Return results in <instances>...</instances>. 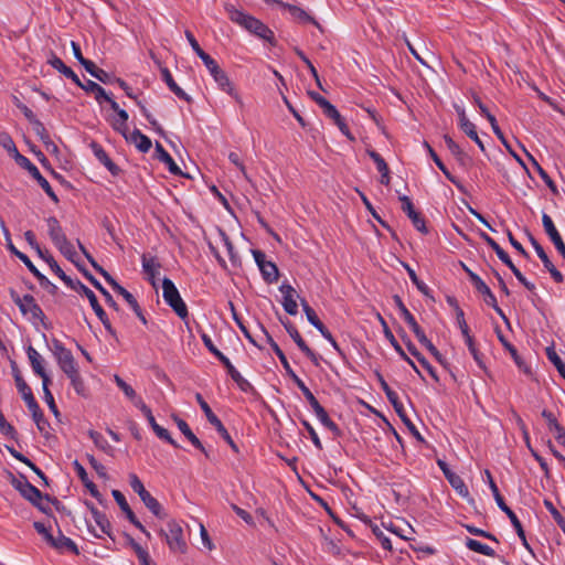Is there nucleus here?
<instances>
[{
	"label": "nucleus",
	"instance_id": "1",
	"mask_svg": "<svg viewBox=\"0 0 565 565\" xmlns=\"http://www.w3.org/2000/svg\"><path fill=\"white\" fill-rule=\"evenodd\" d=\"M376 379L382 387V390L384 391L387 399L390 401V403L392 404V406L394 407L395 412L397 413V415L401 417L402 422L407 426V428L409 429V431L413 434V436L418 440V441H424V438L423 436L420 435V433L417 430L416 426L413 424V422L407 417L406 413H405V409H404V406L402 404V402L399 401L398 398V395L396 394L395 391H393L390 385L387 384V382L384 380L383 375L380 373V372H376Z\"/></svg>",
	"mask_w": 565,
	"mask_h": 565
},
{
	"label": "nucleus",
	"instance_id": "2",
	"mask_svg": "<svg viewBox=\"0 0 565 565\" xmlns=\"http://www.w3.org/2000/svg\"><path fill=\"white\" fill-rule=\"evenodd\" d=\"M202 341L207 350L215 355L218 361L225 366L231 379L237 384V386L243 391L247 392L252 388L250 383L245 380L241 373L234 367L231 361L213 344L211 338L207 334H202Z\"/></svg>",
	"mask_w": 565,
	"mask_h": 565
},
{
	"label": "nucleus",
	"instance_id": "3",
	"mask_svg": "<svg viewBox=\"0 0 565 565\" xmlns=\"http://www.w3.org/2000/svg\"><path fill=\"white\" fill-rule=\"evenodd\" d=\"M11 486L18 490L21 495L30 501L34 507H36L42 512H46V508L42 504V500L44 495L42 492L31 484L24 476H20L19 478L11 475L10 478ZM45 499H49V495H45Z\"/></svg>",
	"mask_w": 565,
	"mask_h": 565
},
{
	"label": "nucleus",
	"instance_id": "4",
	"mask_svg": "<svg viewBox=\"0 0 565 565\" xmlns=\"http://www.w3.org/2000/svg\"><path fill=\"white\" fill-rule=\"evenodd\" d=\"M159 534L164 536L171 552L181 554L186 552L188 544L183 536V529L177 521H169L167 530L161 529Z\"/></svg>",
	"mask_w": 565,
	"mask_h": 565
},
{
	"label": "nucleus",
	"instance_id": "5",
	"mask_svg": "<svg viewBox=\"0 0 565 565\" xmlns=\"http://www.w3.org/2000/svg\"><path fill=\"white\" fill-rule=\"evenodd\" d=\"M9 292L12 301L19 307L22 315H30V319L33 322L41 321L44 324V312L36 303L33 296L24 295L23 297H20L19 294L12 288Z\"/></svg>",
	"mask_w": 565,
	"mask_h": 565
},
{
	"label": "nucleus",
	"instance_id": "6",
	"mask_svg": "<svg viewBox=\"0 0 565 565\" xmlns=\"http://www.w3.org/2000/svg\"><path fill=\"white\" fill-rule=\"evenodd\" d=\"M162 290L164 301L181 319H185L188 317V307L171 279L167 277L163 278Z\"/></svg>",
	"mask_w": 565,
	"mask_h": 565
},
{
	"label": "nucleus",
	"instance_id": "7",
	"mask_svg": "<svg viewBox=\"0 0 565 565\" xmlns=\"http://www.w3.org/2000/svg\"><path fill=\"white\" fill-rule=\"evenodd\" d=\"M462 268L466 271V274L468 275V277H469L471 284L473 285V287L476 288V290L483 296L484 302L488 306L492 307L495 310V312L504 321L508 322L507 316L504 315L502 309L498 306L497 298L493 295V292L491 291V289L488 287V285L476 273H473L470 268H468L465 264H462Z\"/></svg>",
	"mask_w": 565,
	"mask_h": 565
},
{
	"label": "nucleus",
	"instance_id": "8",
	"mask_svg": "<svg viewBox=\"0 0 565 565\" xmlns=\"http://www.w3.org/2000/svg\"><path fill=\"white\" fill-rule=\"evenodd\" d=\"M484 475L487 477V482L491 489V492L494 497V500L498 504V507L507 514V516L510 519L513 527L516 531V534L519 537H523V526L518 519L516 514L505 504L503 497L501 495L499 488L497 483L494 482L491 472L486 469Z\"/></svg>",
	"mask_w": 565,
	"mask_h": 565
},
{
	"label": "nucleus",
	"instance_id": "9",
	"mask_svg": "<svg viewBox=\"0 0 565 565\" xmlns=\"http://www.w3.org/2000/svg\"><path fill=\"white\" fill-rule=\"evenodd\" d=\"M195 399L199 403L201 409L206 416V419L209 423L215 427L217 433L222 436V438L230 445V447L235 451L238 452V447L235 444V441L232 439L231 435L228 434L225 426L222 424V422L218 419V417L212 412L209 404L204 401L202 395L200 393H196Z\"/></svg>",
	"mask_w": 565,
	"mask_h": 565
},
{
	"label": "nucleus",
	"instance_id": "10",
	"mask_svg": "<svg viewBox=\"0 0 565 565\" xmlns=\"http://www.w3.org/2000/svg\"><path fill=\"white\" fill-rule=\"evenodd\" d=\"M17 164L25 169L55 203L58 202V198L53 191L49 181L40 173L39 169L25 156L18 158Z\"/></svg>",
	"mask_w": 565,
	"mask_h": 565
},
{
	"label": "nucleus",
	"instance_id": "11",
	"mask_svg": "<svg viewBox=\"0 0 565 565\" xmlns=\"http://www.w3.org/2000/svg\"><path fill=\"white\" fill-rule=\"evenodd\" d=\"M393 300L401 311L402 317L404 318L405 322L409 326L412 331L415 333L417 340L424 344L428 342V338L426 337L424 330L420 328V326L416 322L414 316L409 312V310L404 305L402 298L398 295H395L393 297Z\"/></svg>",
	"mask_w": 565,
	"mask_h": 565
},
{
	"label": "nucleus",
	"instance_id": "12",
	"mask_svg": "<svg viewBox=\"0 0 565 565\" xmlns=\"http://www.w3.org/2000/svg\"><path fill=\"white\" fill-rule=\"evenodd\" d=\"M282 324H284L286 331L288 332V334L292 338V340L297 344V347L310 359V361L316 366H318L320 356L308 347V344L305 342V340L300 335L297 328L289 320H287L286 322L282 321Z\"/></svg>",
	"mask_w": 565,
	"mask_h": 565
},
{
	"label": "nucleus",
	"instance_id": "13",
	"mask_svg": "<svg viewBox=\"0 0 565 565\" xmlns=\"http://www.w3.org/2000/svg\"><path fill=\"white\" fill-rule=\"evenodd\" d=\"M399 201L402 202L403 212L407 214L415 228L423 234H427L428 230L426 227L425 220L423 215L415 210L411 199L407 195H401Z\"/></svg>",
	"mask_w": 565,
	"mask_h": 565
},
{
	"label": "nucleus",
	"instance_id": "14",
	"mask_svg": "<svg viewBox=\"0 0 565 565\" xmlns=\"http://www.w3.org/2000/svg\"><path fill=\"white\" fill-rule=\"evenodd\" d=\"M79 287L83 289V295L86 296V298L88 299V301L92 306V309L94 310V312L96 313V316L98 317V319L100 320V322L103 323V326L105 327L107 332L109 334H111L113 337H115L116 332L113 329L111 323H110L106 312L99 305L96 295L86 286H79Z\"/></svg>",
	"mask_w": 565,
	"mask_h": 565
},
{
	"label": "nucleus",
	"instance_id": "15",
	"mask_svg": "<svg viewBox=\"0 0 565 565\" xmlns=\"http://www.w3.org/2000/svg\"><path fill=\"white\" fill-rule=\"evenodd\" d=\"M116 84L119 85V87L126 93V95L134 99L137 104V106L140 108L142 115L146 117V119L149 121V124L153 127V129L159 132L160 135H163V129L159 125V122L152 117V115L149 113L147 107L142 104V102L137 99V96L134 94L132 89L129 87V85L121 78H116Z\"/></svg>",
	"mask_w": 565,
	"mask_h": 565
},
{
	"label": "nucleus",
	"instance_id": "16",
	"mask_svg": "<svg viewBox=\"0 0 565 565\" xmlns=\"http://www.w3.org/2000/svg\"><path fill=\"white\" fill-rule=\"evenodd\" d=\"M455 108L458 114V124L460 129L478 145L481 151H484L486 148L482 140L478 136L476 125L469 120L463 108L459 106H455Z\"/></svg>",
	"mask_w": 565,
	"mask_h": 565
},
{
	"label": "nucleus",
	"instance_id": "17",
	"mask_svg": "<svg viewBox=\"0 0 565 565\" xmlns=\"http://www.w3.org/2000/svg\"><path fill=\"white\" fill-rule=\"evenodd\" d=\"M542 223L546 235L550 237L551 242L554 244L555 248L565 259V244L561 234L558 233L553 220L546 213L542 215Z\"/></svg>",
	"mask_w": 565,
	"mask_h": 565
},
{
	"label": "nucleus",
	"instance_id": "18",
	"mask_svg": "<svg viewBox=\"0 0 565 565\" xmlns=\"http://www.w3.org/2000/svg\"><path fill=\"white\" fill-rule=\"evenodd\" d=\"M211 76L221 90L232 96L237 104L243 105L241 95L236 92L227 74L220 66L211 74Z\"/></svg>",
	"mask_w": 565,
	"mask_h": 565
},
{
	"label": "nucleus",
	"instance_id": "19",
	"mask_svg": "<svg viewBox=\"0 0 565 565\" xmlns=\"http://www.w3.org/2000/svg\"><path fill=\"white\" fill-rule=\"evenodd\" d=\"M111 494L116 503L119 505L120 510L126 514V518L129 520V522L132 523L137 529H139L148 539H150V533L137 519L134 511L130 509L125 495L119 490H113Z\"/></svg>",
	"mask_w": 565,
	"mask_h": 565
},
{
	"label": "nucleus",
	"instance_id": "20",
	"mask_svg": "<svg viewBox=\"0 0 565 565\" xmlns=\"http://www.w3.org/2000/svg\"><path fill=\"white\" fill-rule=\"evenodd\" d=\"M106 281L113 287V289L116 292H118L120 296L124 297V299L127 301V303L130 306V308L134 310L136 316L140 319V321L143 324H147V319L143 316L142 310H141L139 303L137 302L136 298L132 296V294L129 292L122 286H120L113 277H110V279H107Z\"/></svg>",
	"mask_w": 565,
	"mask_h": 565
},
{
	"label": "nucleus",
	"instance_id": "21",
	"mask_svg": "<svg viewBox=\"0 0 565 565\" xmlns=\"http://www.w3.org/2000/svg\"><path fill=\"white\" fill-rule=\"evenodd\" d=\"M244 29H246L248 32L255 34L256 36L263 40H266L270 43L274 42V32L260 20L256 19L253 15H250L249 19H247Z\"/></svg>",
	"mask_w": 565,
	"mask_h": 565
},
{
	"label": "nucleus",
	"instance_id": "22",
	"mask_svg": "<svg viewBox=\"0 0 565 565\" xmlns=\"http://www.w3.org/2000/svg\"><path fill=\"white\" fill-rule=\"evenodd\" d=\"M110 108L117 114V116L110 121L111 127L114 130L121 134L125 138L127 135V121H128V113L125 109H121L117 102L110 100L109 104Z\"/></svg>",
	"mask_w": 565,
	"mask_h": 565
},
{
	"label": "nucleus",
	"instance_id": "23",
	"mask_svg": "<svg viewBox=\"0 0 565 565\" xmlns=\"http://www.w3.org/2000/svg\"><path fill=\"white\" fill-rule=\"evenodd\" d=\"M49 545L60 553L70 552L75 555L79 554L78 547L75 544V542L70 537H66L61 530L57 531L56 536H53Z\"/></svg>",
	"mask_w": 565,
	"mask_h": 565
},
{
	"label": "nucleus",
	"instance_id": "24",
	"mask_svg": "<svg viewBox=\"0 0 565 565\" xmlns=\"http://www.w3.org/2000/svg\"><path fill=\"white\" fill-rule=\"evenodd\" d=\"M259 330H260V333L265 338V340L267 341V343L271 347V349L274 350V352L276 353V355L278 356L279 361L281 362L287 375L292 379L294 376H296L297 374L294 372V370L291 369L285 353L282 352V350L279 348V345L274 341V339L271 338V335L268 333V331L262 326L259 324Z\"/></svg>",
	"mask_w": 565,
	"mask_h": 565
},
{
	"label": "nucleus",
	"instance_id": "25",
	"mask_svg": "<svg viewBox=\"0 0 565 565\" xmlns=\"http://www.w3.org/2000/svg\"><path fill=\"white\" fill-rule=\"evenodd\" d=\"M280 292L282 294V307L285 311L290 316H296L298 313V305L295 299L296 290L289 284H282L279 287Z\"/></svg>",
	"mask_w": 565,
	"mask_h": 565
},
{
	"label": "nucleus",
	"instance_id": "26",
	"mask_svg": "<svg viewBox=\"0 0 565 565\" xmlns=\"http://www.w3.org/2000/svg\"><path fill=\"white\" fill-rule=\"evenodd\" d=\"M141 264L143 273L147 275L148 280L156 287V279L160 274L161 265L157 257L143 254L141 256Z\"/></svg>",
	"mask_w": 565,
	"mask_h": 565
},
{
	"label": "nucleus",
	"instance_id": "27",
	"mask_svg": "<svg viewBox=\"0 0 565 565\" xmlns=\"http://www.w3.org/2000/svg\"><path fill=\"white\" fill-rule=\"evenodd\" d=\"M54 355L62 371L76 364L72 352L60 341H54Z\"/></svg>",
	"mask_w": 565,
	"mask_h": 565
},
{
	"label": "nucleus",
	"instance_id": "28",
	"mask_svg": "<svg viewBox=\"0 0 565 565\" xmlns=\"http://www.w3.org/2000/svg\"><path fill=\"white\" fill-rule=\"evenodd\" d=\"M90 148L95 154V157L98 159V161L106 167V169L114 175L117 177L121 172L120 168L113 162V160L108 157L106 151L103 149L100 145L93 141L90 143Z\"/></svg>",
	"mask_w": 565,
	"mask_h": 565
},
{
	"label": "nucleus",
	"instance_id": "29",
	"mask_svg": "<svg viewBox=\"0 0 565 565\" xmlns=\"http://www.w3.org/2000/svg\"><path fill=\"white\" fill-rule=\"evenodd\" d=\"M323 114L330 118L334 125L338 126V128L340 129V131L350 140V141H354L355 138L354 136L351 134L345 120L342 118L341 114L339 113V110L331 104L324 111Z\"/></svg>",
	"mask_w": 565,
	"mask_h": 565
},
{
	"label": "nucleus",
	"instance_id": "30",
	"mask_svg": "<svg viewBox=\"0 0 565 565\" xmlns=\"http://www.w3.org/2000/svg\"><path fill=\"white\" fill-rule=\"evenodd\" d=\"M277 4L288 10L291 17L298 22L312 23L316 26L320 28V24L316 21V19L311 17L309 13H307L303 9L294 4L285 3L282 1H277Z\"/></svg>",
	"mask_w": 565,
	"mask_h": 565
},
{
	"label": "nucleus",
	"instance_id": "31",
	"mask_svg": "<svg viewBox=\"0 0 565 565\" xmlns=\"http://www.w3.org/2000/svg\"><path fill=\"white\" fill-rule=\"evenodd\" d=\"M47 225V233L49 236L54 244V246L63 243L67 239L66 235L64 234L62 226L58 222V220L55 216H50L46 220Z\"/></svg>",
	"mask_w": 565,
	"mask_h": 565
},
{
	"label": "nucleus",
	"instance_id": "32",
	"mask_svg": "<svg viewBox=\"0 0 565 565\" xmlns=\"http://www.w3.org/2000/svg\"><path fill=\"white\" fill-rule=\"evenodd\" d=\"M63 372L70 379L71 385L73 386L75 392L78 395H81V396H85L86 395V387H85L84 381H83V379H82V376L79 374L77 363L75 365L71 366V367H67Z\"/></svg>",
	"mask_w": 565,
	"mask_h": 565
},
{
	"label": "nucleus",
	"instance_id": "33",
	"mask_svg": "<svg viewBox=\"0 0 565 565\" xmlns=\"http://www.w3.org/2000/svg\"><path fill=\"white\" fill-rule=\"evenodd\" d=\"M78 86L88 93H93L98 104L103 102L110 104V100H114L99 84L90 79H87L86 83L81 82Z\"/></svg>",
	"mask_w": 565,
	"mask_h": 565
},
{
	"label": "nucleus",
	"instance_id": "34",
	"mask_svg": "<svg viewBox=\"0 0 565 565\" xmlns=\"http://www.w3.org/2000/svg\"><path fill=\"white\" fill-rule=\"evenodd\" d=\"M125 139L134 143L136 148L142 153H147L152 146L150 138L143 135L139 129H135Z\"/></svg>",
	"mask_w": 565,
	"mask_h": 565
},
{
	"label": "nucleus",
	"instance_id": "35",
	"mask_svg": "<svg viewBox=\"0 0 565 565\" xmlns=\"http://www.w3.org/2000/svg\"><path fill=\"white\" fill-rule=\"evenodd\" d=\"M73 467L83 484L88 489L90 495L94 497L95 499H99L100 493L96 484L88 478L85 468L79 463L78 460H74Z\"/></svg>",
	"mask_w": 565,
	"mask_h": 565
},
{
	"label": "nucleus",
	"instance_id": "36",
	"mask_svg": "<svg viewBox=\"0 0 565 565\" xmlns=\"http://www.w3.org/2000/svg\"><path fill=\"white\" fill-rule=\"evenodd\" d=\"M498 333V339L500 340V342L502 343V345L510 352L512 359L514 360L515 364L518 365V367L524 372L525 374H530L531 373V370L530 367L524 363V361L521 359V356L519 355L514 345H512L507 339L502 334V332L500 330L497 331Z\"/></svg>",
	"mask_w": 565,
	"mask_h": 565
},
{
	"label": "nucleus",
	"instance_id": "37",
	"mask_svg": "<svg viewBox=\"0 0 565 565\" xmlns=\"http://www.w3.org/2000/svg\"><path fill=\"white\" fill-rule=\"evenodd\" d=\"M140 500L153 515H156L159 519L167 518L164 509L162 508L160 502L154 497L151 495L149 491L140 495Z\"/></svg>",
	"mask_w": 565,
	"mask_h": 565
},
{
	"label": "nucleus",
	"instance_id": "38",
	"mask_svg": "<svg viewBox=\"0 0 565 565\" xmlns=\"http://www.w3.org/2000/svg\"><path fill=\"white\" fill-rule=\"evenodd\" d=\"M162 79L168 85L171 92H173L180 99L191 103L192 98L174 82L170 71L168 68L161 70Z\"/></svg>",
	"mask_w": 565,
	"mask_h": 565
},
{
	"label": "nucleus",
	"instance_id": "39",
	"mask_svg": "<svg viewBox=\"0 0 565 565\" xmlns=\"http://www.w3.org/2000/svg\"><path fill=\"white\" fill-rule=\"evenodd\" d=\"M157 159L168 166L170 173L179 175L181 170L160 142H156Z\"/></svg>",
	"mask_w": 565,
	"mask_h": 565
},
{
	"label": "nucleus",
	"instance_id": "40",
	"mask_svg": "<svg viewBox=\"0 0 565 565\" xmlns=\"http://www.w3.org/2000/svg\"><path fill=\"white\" fill-rule=\"evenodd\" d=\"M49 63L53 68L57 70L64 76L72 79L76 85H81V79L78 78V76L74 73V71L71 67L66 66L60 57L53 55L52 58L49 60Z\"/></svg>",
	"mask_w": 565,
	"mask_h": 565
},
{
	"label": "nucleus",
	"instance_id": "41",
	"mask_svg": "<svg viewBox=\"0 0 565 565\" xmlns=\"http://www.w3.org/2000/svg\"><path fill=\"white\" fill-rule=\"evenodd\" d=\"M83 275L97 290H99V292H102L106 299V302L115 310H118V305L114 300L113 296L102 286V284L86 269H83Z\"/></svg>",
	"mask_w": 565,
	"mask_h": 565
},
{
	"label": "nucleus",
	"instance_id": "42",
	"mask_svg": "<svg viewBox=\"0 0 565 565\" xmlns=\"http://www.w3.org/2000/svg\"><path fill=\"white\" fill-rule=\"evenodd\" d=\"M224 9L226 13L228 14V18L232 22L241 25L242 28L245 26L247 19H249V14L243 12L242 10H238L231 3H225Z\"/></svg>",
	"mask_w": 565,
	"mask_h": 565
},
{
	"label": "nucleus",
	"instance_id": "43",
	"mask_svg": "<svg viewBox=\"0 0 565 565\" xmlns=\"http://www.w3.org/2000/svg\"><path fill=\"white\" fill-rule=\"evenodd\" d=\"M0 146L6 149L10 156L13 157L15 162L18 161V158L23 157V154L19 152L12 137L6 131H0Z\"/></svg>",
	"mask_w": 565,
	"mask_h": 565
},
{
	"label": "nucleus",
	"instance_id": "44",
	"mask_svg": "<svg viewBox=\"0 0 565 565\" xmlns=\"http://www.w3.org/2000/svg\"><path fill=\"white\" fill-rule=\"evenodd\" d=\"M90 513L93 515L94 521L100 527L103 533L107 534L110 539H113L111 524H110L108 518L106 516V514L100 512L95 507H90Z\"/></svg>",
	"mask_w": 565,
	"mask_h": 565
},
{
	"label": "nucleus",
	"instance_id": "45",
	"mask_svg": "<svg viewBox=\"0 0 565 565\" xmlns=\"http://www.w3.org/2000/svg\"><path fill=\"white\" fill-rule=\"evenodd\" d=\"M475 104L479 107L481 114L488 119L491 125V128L497 137H502V130L500 129L495 117L488 110L486 105L481 102V99L475 95L473 96Z\"/></svg>",
	"mask_w": 565,
	"mask_h": 565
},
{
	"label": "nucleus",
	"instance_id": "46",
	"mask_svg": "<svg viewBox=\"0 0 565 565\" xmlns=\"http://www.w3.org/2000/svg\"><path fill=\"white\" fill-rule=\"evenodd\" d=\"M26 354L33 372L35 374H41V372L45 370L43 365L44 359L42 355L32 345L28 347Z\"/></svg>",
	"mask_w": 565,
	"mask_h": 565
},
{
	"label": "nucleus",
	"instance_id": "47",
	"mask_svg": "<svg viewBox=\"0 0 565 565\" xmlns=\"http://www.w3.org/2000/svg\"><path fill=\"white\" fill-rule=\"evenodd\" d=\"M259 270L262 273L263 279L267 284H274L279 278L278 267L273 262L268 260L265 265L260 266Z\"/></svg>",
	"mask_w": 565,
	"mask_h": 565
},
{
	"label": "nucleus",
	"instance_id": "48",
	"mask_svg": "<svg viewBox=\"0 0 565 565\" xmlns=\"http://www.w3.org/2000/svg\"><path fill=\"white\" fill-rule=\"evenodd\" d=\"M19 393L21 394L23 401L25 402L29 411L36 409L39 407L38 402L34 398L31 387L26 382H22L17 386Z\"/></svg>",
	"mask_w": 565,
	"mask_h": 565
},
{
	"label": "nucleus",
	"instance_id": "49",
	"mask_svg": "<svg viewBox=\"0 0 565 565\" xmlns=\"http://www.w3.org/2000/svg\"><path fill=\"white\" fill-rule=\"evenodd\" d=\"M424 146L427 148L428 150V153L430 156V158L434 160V162L436 163V166L439 168V170L445 174V177L454 184L458 185V182L456 180V178L449 172V170L446 168V166L444 164V162L440 160V158L438 157V154L435 152V150L430 147V145L428 142H424Z\"/></svg>",
	"mask_w": 565,
	"mask_h": 565
},
{
	"label": "nucleus",
	"instance_id": "50",
	"mask_svg": "<svg viewBox=\"0 0 565 565\" xmlns=\"http://www.w3.org/2000/svg\"><path fill=\"white\" fill-rule=\"evenodd\" d=\"M466 546L470 550V551H473L476 553H479V554H482V555H486V556H490V557H493L495 556V552L493 548H491L490 546L477 541V540H473V539H470L468 537L467 541H466Z\"/></svg>",
	"mask_w": 565,
	"mask_h": 565
},
{
	"label": "nucleus",
	"instance_id": "51",
	"mask_svg": "<svg viewBox=\"0 0 565 565\" xmlns=\"http://www.w3.org/2000/svg\"><path fill=\"white\" fill-rule=\"evenodd\" d=\"M445 143L452 156L461 163L465 164V160L468 158L460 146L452 140L448 135L444 136Z\"/></svg>",
	"mask_w": 565,
	"mask_h": 565
},
{
	"label": "nucleus",
	"instance_id": "52",
	"mask_svg": "<svg viewBox=\"0 0 565 565\" xmlns=\"http://www.w3.org/2000/svg\"><path fill=\"white\" fill-rule=\"evenodd\" d=\"M88 435L97 448H99L107 455L114 454L113 446L109 445V443L104 438V436L96 430H89Z\"/></svg>",
	"mask_w": 565,
	"mask_h": 565
},
{
	"label": "nucleus",
	"instance_id": "53",
	"mask_svg": "<svg viewBox=\"0 0 565 565\" xmlns=\"http://www.w3.org/2000/svg\"><path fill=\"white\" fill-rule=\"evenodd\" d=\"M32 414V418L41 434L46 436L49 434L50 423L44 417V414L40 406L36 409L30 411Z\"/></svg>",
	"mask_w": 565,
	"mask_h": 565
},
{
	"label": "nucleus",
	"instance_id": "54",
	"mask_svg": "<svg viewBox=\"0 0 565 565\" xmlns=\"http://www.w3.org/2000/svg\"><path fill=\"white\" fill-rule=\"evenodd\" d=\"M128 544L132 547V550L136 552L139 562L142 565H151V558L149 553L140 546L130 535L126 534Z\"/></svg>",
	"mask_w": 565,
	"mask_h": 565
},
{
	"label": "nucleus",
	"instance_id": "55",
	"mask_svg": "<svg viewBox=\"0 0 565 565\" xmlns=\"http://www.w3.org/2000/svg\"><path fill=\"white\" fill-rule=\"evenodd\" d=\"M68 260H71L72 263H74L78 269L83 273V269L79 264H77V262L75 260V257L77 256L76 254V250L73 246V244L66 239L64 241L63 243L58 244L55 246Z\"/></svg>",
	"mask_w": 565,
	"mask_h": 565
},
{
	"label": "nucleus",
	"instance_id": "56",
	"mask_svg": "<svg viewBox=\"0 0 565 565\" xmlns=\"http://www.w3.org/2000/svg\"><path fill=\"white\" fill-rule=\"evenodd\" d=\"M380 320L382 322V326L384 328V335L385 338L390 341V343L392 344V347L395 349V351L398 353V355L402 358V359H407V354L405 353V351L403 350V348L399 345V343L397 342V340L395 339L394 334L392 333V331L390 330V328L387 327L385 320L380 317Z\"/></svg>",
	"mask_w": 565,
	"mask_h": 565
},
{
	"label": "nucleus",
	"instance_id": "57",
	"mask_svg": "<svg viewBox=\"0 0 565 565\" xmlns=\"http://www.w3.org/2000/svg\"><path fill=\"white\" fill-rule=\"evenodd\" d=\"M526 156L532 161L535 170L542 178V180L545 182V184L553 191L556 192V185L554 181L551 179V177L547 174V172L539 164V162L534 159V157L525 150Z\"/></svg>",
	"mask_w": 565,
	"mask_h": 565
},
{
	"label": "nucleus",
	"instance_id": "58",
	"mask_svg": "<svg viewBox=\"0 0 565 565\" xmlns=\"http://www.w3.org/2000/svg\"><path fill=\"white\" fill-rule=\"evenodd\" d=\"M19 259L28 267V269L38 278L39 282L44 285H50L51 282L49 279L39 271V269L34 266V264L31 262V259L24 254L19 255Z\"/></svg>",
	"mask_w": 565,
	"mask_h": 565
},
{
	"label": "nucleus",
	"instance_id": "59",
	"mask_svg": "<svg viewBox=\"0 0 565 565\" xmlns=\"http://www.w3.org/2000/svg\"><path fill=\"white\" fill-rule=\"evenodd\" d=\"M77 245L81 249V252L84 254V256L87 258V260L90 263L93 268L99 273L106 280L110 279V275L108 271H106L95 259L94 257L88 253V250L85 248V246L81 243L79 239H77Z\"/></svg>",
	"mask_w": 565,
	"mask_h": 565
},
{
	"label": "nucleus",
	"instance_id": "60",
	"mask_svg": "<svg viewBox=\"0 0 565 565\" xmlns=\"http://www.w3.org/2000/svg\"><path fill=\"white\" fill-rule=\"evenodd\" d=\"M546 355L551 363L556 367L559 375L565 380V363L562 361L555 350L553 348H547Z\"/></svg>",
	"mask_w": 565,
	"mask_h": 565
},
{
	"label": "nucleus",
	"instance_id": "61",
	"mask_svg": "<svg viewBox=\"0 0 565 565\" xmlns=\"http://www.w3.org/2000/svg\"><path fill=\"white\" fill-rule=\"evenodd\" d=\"M291 380L302 392L303 396L306 397L311 407L319 403L315 395L311 393V391L306 386L303 381L298 375L294 376Z\"/></svg>",
	"mask_w": 565,
	"mask_h": 565
},
{
	"label": "nucleus",
	"instance_id": "62",
	"mask_svg": "<svg viewBox=\"0 0 565 565\" xmlns=\"http://www.w3.org/2000/svg\"><path fill=\"white\" fill-rule=\"evenodd\" d=\"M403 266L406 269L412 282L417 287V289L422 294L427 296L428 291H429V288L427 287V285L417 277L415 270L408 264H403Z\"/></svg>",
	"mask_w": 565,
	"mask_h": 565
},
{
	"label": "nucleus",
	"instance_id": "63",
	"mask_svg": "<svg viewBox=\"0 0 565 565\" xmlns=\"http://www.w3.org/2000/svg\"><path fill=\"white\" fill-rule=\"evenodd\" d=\"M301 306L303 308V311L306 313V317L308 321L318 330L319 328H322L323 323L318 318L316 311L308 305L306 300H301Z\"/></svg>",
	"mask_w": 565,
	"mask_h": 565
},
{
	"label": "nucleus",
	"instance_id": "64",
	"mask_svg": "<svg viewBox=\"0 0 565 565\" xmlns=\"http://www.w3.org/2000/svg\"><path fill=\"white\" fill-rule=\"evenodd\" d=\"M544 505L565 534V518L559 513V511L554 507V504L550 500L545 499Z\"/></svg>",
	"mask_w": 565,
	"mask_h": 565
}]
</instances>
